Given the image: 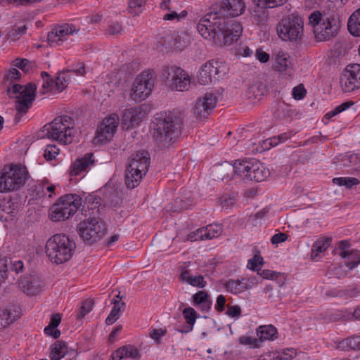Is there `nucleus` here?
<instances>
[{
  "instance_id": "f257e3e1",
  "label": "nucleus",
  "mask_w": 360,
  "mask_h": 360,
  "mask_svg": "<svg viewBox=\"0 0 360 360\" xmlns=\"http://www.w3.org/2000/svg\"><path fill=\"white\" fill-rule=\"evenodd\" d=\"M245 8L243 0H224L214 4L210 11L197 25V30L205 39L215 45L229 46L240 37L241 25L230 18L242 14Z\"/></svg>"
},
{
  "instance_id": "f03ea898",
  "label": "nucleus",
  "mask_w": 360,
  "mask_h": 360,
  "mask_svg": "<svg viewBox=\"0 0 360 360\" xmlns=\"http://www.w3.org/2000/svg\"><path fill=\"white\" fill-rule=\"evenodd\" d=\"M182 121L180 117L169 112L157 119L153 138L160 148L169 147L180 135Z\"/></svg>"
},
{
  "instance_id": "7ed1b4c3",
  "label": "nucleus",
  "mask_w": 360,
  "mask_h": 360,
  "mask_svg": "<svg viewBox=\"0 0 360 360\" xmlns=\"http://www.w3.org/2000/svg\"><path fill=\"white\" fill-rule=\"evenodd\" d=\"M45 248L50 261L60 264L72 257L76 243L65 234H56L47 240Z\"/></svg>"
},
{
  "instance_id": "20e7f679",
  "label": "nucleus",
  "mask_w": 360,
  "mask_h": 360,
  "mask_svg": "<svg viewBox=\"0 0 360 360\" xmlns=\"http://www.w3.org/2000/svg\"><path fill=\"white\" fill-rule=\"evenodd\" d=\"M25 166L11 164L0 171V193H10L20 190L29 178Z\"/></svg>"
},
{
  "instance_id": "39448f33",
  "label": "nucleus",
  "mask_w": 360,
  "mask_h": 360,
  "mask_svg": "<svg viewBox=\"0 0 360 360\" xmlns=\"http://www.w3.org/2000/svg\"><path fill=\"white\" fill-rule=\"evenodd\" d=\"M75 121L68 115L56 117L52 122L44 125V131L46 136L63 144H69L72 141L75 135Z\"/></svg>"
},
{
  "instance_id": "423d86ee",
  "label": "nucleus",
  "mask_w": 360,
  "mask_h": 360,
  "mask_svg": "<svg viewBox=\"0 0 360 360\" xmlns=\"http://www.w3.org/2000/svg\"><path fill=\"white\" fill-rule=\"evenodd\" d=\"M149 165L150 157L148 152L139 151L132 156L124 174L125 184L128 188L133 189L139 185Z\"/></svg>"
},
{
  "instance_id": "0eeeda50",
  "label": "nucleus",
  "mask_w": 360,
  "mask_h": 360,
  "mask_svg": "<svg viewBox=\"0 0 360 360\" xmlns=\"http://www.w3.org/2000/svg\"><path fill=\"white\" fill-rule=\"evenodd\" d=\"M304 22L298 15L290 14L283 17L276 27L278 36L283 41L300 44L304 32Z\"/></svg>"
},
{
  "instance_id": "6e6552de",
  "label": "nucleus",
  "mask_w": 360,
  "mask_h": 360,
  "mask_svg": "<svg viewBox=\"0 0 360 360\" xmlns=\"http://www.w3.org/2000/svg\"><path fill=\"white\" fill-rule=\"evenodd\" d=\"M191 43V36L186 30L165 32L158 39L156 49L160 52L181 51Z\"/></svg>"
},
{
  "instance_id": "1a4fd4ad",
  "label": "nucleus",
  "mask_w": 360,
  "mask_h": 360,
  "mask_svg": "<svg viewBox=\"0 0 360 360\" xmlns=\"http://www.w3.org/2000/svg\"><path fill=\"white\" fill-rule=\"evenodd\" d=\"M77 229L81 238L89 245L101 240L107 230L104 221L94 217L79 222Z\"/></svg>"
},
{
  "instance_id": "9d476101",
  "label": "nucleus",
  "mask_w": 360,
  "mask_h": 360,
  "mask_svg": "<svg viewBox=\"0 0 360 360\" xmlns=\"http://www.w3.org/2000/svg\"><path fill=\"white\" fill-rule=\"evenodd\" d=\"M161 77L165 84L171 90L184 91L188 90L191 80L185 70L176 65L162 67Z\"/></svg>"
},
{
  "instance_id": "9b49d317",
  "label": "nucleus",
  "mask_w": 360,
  "mask_h": 360,
  "mask_svg": "<svg viewBox=\"0 0 360 360\" xmlns=\"http://www.w3.org/2000/svg\"><path fill=\"white\" fill-rule=\"evenodd\" d=\"M154 86V72L152 70L143 71L138 75L133 84L131 98L136 102L145 100L150 94Z\"/></svg>"
},
{
  "instance_id": "f8f14e48",
  "label": "nucleus",
  "mask_w": 360,
  "mask_h": 360,
  "mask_svg": "<svg viewBox=\"0 0 360 360\" xmlns=\"http://www.w3.org/2000/svg\"><path fill=\"white\" fill-rule=\"evenodd\" d=\"M224 74V68L220 63L211 60L201 67L198 76V82L201 85L215 83L222 78Z\"/></svg>"
},
{
  "instance_id": "ddd939ff",
  "label": "nucleus",
  "mask_w": 360,
  "mask_h": 360,
  "mask_svg": "<svg viewBox=\"0 0 360 360\" xmlns=\"http://www.w3.org/2000/svg\"><path fill=\"white\" fill-rule=\"evenodd\" d=\"M119 122L120 118L116 113H112L105 118L96 130L94 142L105 143L110 141L117 131Z\"/></svg>"
},
{
  "instance_id": "4468645a",
  "label": "nucleus",
  "mask_w": 360,
  "mask_h": 360,
  "mask_svg": "<svg viewBox=\"0 0 360 360\" xmlns=\"http://www.w3.org/2000/svg\"><path fill=\"white\" fill-rule=\"evenodd\" d=\"M340 27V21L335 16L323 18L322 22L317 26L314 32L319 41H328L335 37Z\"/></svg>"
},
{
  "instance_id": "2eb2a0df",
  "label": "nucleus",
  "mask_w": 360,
  "mask_h": 360,
  "mask_svg": "<svg viewBox=\"0 0 360 360\" xmlns=\"http://www.w3.org/2000/svg\"><path fill=\"white\" fill-rule=\"evenodd\" d=\"M18 283L19 288L29 296L37 295L45 285L43 279L35 273L27 274L20 277Z\"/></svg>"
},
{
  "instance_id": "dca6fc26",
  "label": "nucleus",
  "mask_w": 360,
  "mask_h": 360,
  "mask_svg": "<svg viewBox=\"0 0 360 360\" xmlns=\"http://www.w3.org/2000/svg\"><path fill=\"white\" fill-rule=\"evenodd\" d=\"M345 91L351 92L360 87V65H348L340 78Z\"/></svg>"
},
{
  "instance_id": "f3484780",
  "label": "nucleus",
  "mask_w": 360,
  "mask_h": 360,
  "mask_svg": "<svg viewBox=\"0 0 360 360\" xmlns=\"http://www.w3.org/2000/svg\"><path fill=\"white\" fill-rule=\"evenodd\" d=\"M78 30L72 24L63 23L56 26L49 32L48 41L51 46L60 45L68 39L70 35L77 33Z\"/></svg>"
},
{
  "instance_id": "a211bd4d",
  "label": "nucleus",
  "mask_w": 360,
  "mask_h": 360,
  "mask_svg": "<svg viewBox=\"0 0 360 360\" xmlns=\"http://www.w3.org/2000/svg\"><path fill=\"white\" fill-rule=\"evenodd\" d=\"M217 98L213 93H207L202 98H199L194 107V114L197 119L207 118L215 107Z\"/></svg>"
},
{
  "instance_id": "6ab92c4d",
  "label": "nucleus",
  "mask_w": 360,
  "mask_h": 360,
  "mask_svg": "<svg viewBox=\"0 0 360 360\" xmlns=\"http://www.w3.org/2000/svg\"><path fill=\"white\" fill-rule=\"evenodd\" d=\"M221 226L219 224H209L196 230L190 235L191 240H207L217 237L221 233Z\"/></svg>"
},
{
  "instance_id": "aec40b11",
  "label": "nucleus",
  "mask_w": 360,
  "mask_h": 360,
  "mask_svg": "<svg viewBox=\"0 0 360 360\" xmlns=\"http://www.w3.org/2000/svg\"><path fill=\"white\" fill-rule=\"evenodd\" d=\"M30 90H28L30 93L25 94L21 100H18L15 104L16 114L15 115L14 121L15 123H18L20 121L22 116L27 113L28 110L31 108L34 101L33 98V88L30 87Z\"/></svg>"
},
{
  "instance_id": "412c9836",
  "label": "nucleus",
  "mask_w": 360,
  "mask_h": 360,
  "mask_svg": "<svg viewBox=\"0 0 360 360\" xmlns=\"http://www.w3.org/2000/svg\"><path fill=\"white\" fill-rule=\"evenodd\" d=\"M250 173L248 174V180L260 182L264 181L270 174L269 169L255 159L252 160Z\"/></svg>"
},
{
  "instance_id": "4be33fe9",
  "label": "nucleus",
  "mask_w": 360,
  "mask_h": 360,
  "mask_svg": "<svg viewBox=\"0 0 360 360\" xmlns=\"http://www.w3.org/2000/svg\"><path fill=\"white\" fill-rule=\"evenodd\" d=\"M274 68L276 71L285 72L290 74L292 70V64L290 60L289 54L283 51L278 50L275 53V63Z\"/></svg>"
},
{
  "instance_id": "5701e85b",
  "label": "nucleus",
  "mask_w": 360,
  "mask_h": 360,
  "mask_svg": "<svg viewBox=\"0 0 360 360\" xmlns=\"http://www.w3.org/2000/svg\"><path fill=\"white\" fill-rule=\"evenodd\" d=\"M20 317V313L17 307L0 309V328L7 327Z\"/></svg>"
},
{
  "instance_id": "b1692460",
  "label": "nucleus",
  "mask_w": 360,
  "mask_h": 360,
  "mask_svg": "<svg viewBox=\"0 0 360 360\" xmlns=\"http://www.w3.org/2000/svg\"><path fill=\"white\" fill-rule=\"evenodd\" d=\"M93 153H86L84 157L78 158L71 166L70 169V176L79 175L82 172L85 171L90 165H94Z\"/></svg>"
},
{
  "instance_id": "393cba45",
  "label": "nucleus",
  "mask_w": 360,
  "mask_h": 360,
  "mask_svg": "<svg viewBox=\"0 0 360 360\" xmlns=\"http://www.w3.org/2000/svg\"><path fill=\"white\" fill-rule=\"evenodd\" d=\"M57 202L69 210V213H75L82 205V198L76 194H66L60 197Z\"/></svg>"
},
{
  "instance_id": "a878e982",
  "label": "nucleus",
  "mask_w": 360,
  "mask_h": 360,
  "mask_svg": "<svg viewBox=\"0 0 360 360\" xmlns=\"http://www.w3.org/2000/svg\"><path fill=\"white\" fill-rule=\"evenodd\" d=\"M141 111L137 108L127 109L122 114V122L127 128H131L138 124L141 120Z\"/></svg>"
},
{
  "instance_id": "bb28decb",
  "label": "nucleus",
  "mask_w": 360,
  "mask_h": 360,
  "mask_svg": "<svg viewBox=\"0 0 360 360\" xmlns=\"http://www.w3.org/2000/svg\"><path fill=\"white\" fill-rule=\"evenodd\" d=\"M193 304L199 306L202 311H208L211 309L212 304L210 295L205 290H200L193 295Z\"/></svg>"
},
{
  "instance_id": "cd10ccee",
  "label": "nucleus",
  "mask_w": 360,
  "mask_h": 360,
  "mask_svg": "<svg viewBox=\"0 0 360 360\" xmlns=\"http://www.w3.org/2000/svg\"><path fill=\"white\" fill-rule=\"evenodd\" d=\"M121 297L117 295L115 298H113L111 303L113 304L112 309L108 315V316L105 319V323L108 325H111L114 323L120 317V313L121 310H124L125 307V303L123 302H120Z\"/></svg>"
},
{
  "instance_id": "c85d7f7f",
  "label": "nucleus",
  "mask_w": 360,
  "mask_h": 360,
  "mask_svg": "<svg viewBox=\"0 0 360 360\" xmlns=\"http://www.w3.org/2000/svg\"><path fill=\"white\" fill-rule=\"evenodd\" d=\"M234 167L229 162L219 165L214 168V176L221 181H230L233 179Z\"/></svg>"
},
{
  "instance_id": "c756f323",
  "label": "nucleus",
  "mask_w": 360,
  "mask_h": 360,
  "mask_svg": "<svg viewBox=\"0 0 360 360\" xmlns=\"http://www.w3.org/2000/svg\"><path fill=\"white\" fill-rule=\"evenodd\" d=\"M51 213L50 218L54 221H60L69 219L75 213H69L68 210L65 207H63L60 203L56 202L51 207Z\"/></svg>"
},
{
  "instance_id": "7c9ffc66",
  "label": "nucleus",
  "mask_w": 360,
  "mask_h": 360,
  "mask_svg": "<svg viewBox=\"0 0 360 360\" xmlns=\"http://www.w3.org/2000/svg\"><path fill=\"white\" fill-rule=\"evenodd\" d=\"M347 28L352 35L360 37V8L356 10L349 18Z\"/></svg>"
},
{
  "instance_id": "2f4dec72",
  "label": "nucleus",
  "mask_w": 360,
  "mask_h": 360,
  "mask_svg": "<svg viewBox=\"0 0 360 360\" xmlns=\"http://www.w3.org/2000/svg\"><path fill=\"white\" fill-rule=\"evenodd\" d=\"M30 87H32L33 88V98H34V100L35 99V92H36V90H37V86L35 84H33L32 83H29L27 84V85L25 86H22V85H20V84H13L11 88H8L7 91H8V94L11 96V94H19V96L17 97L18 100H21V98L25 95V94H27V93H30L28 91V90H30L31 89L30 88Z\"/></svg>"
},
{
  "instance_id": "473e14b6",
  "label": "nucleus",
  "mask_w": 360,
  "mask_h": 360,
  "mask_svg": "<svg viewBox=\"0 0 360 360\" xmlns=\"http://www.w3.org/2000/svg\"><path fill=\"white\" fill-rule=\"evenodd\" d=\"M332 238L330 237L322 238L316 240L312 245L311 257L313 259L316 258L319 253L325 252L330 245Z\"/></svg>"
},
{
  "instance_id": "72a5a7b5",
  "label": "nucleus",
  "mask_w": 360,
  "mask_h": 360,
  "mask_svg": "<svg viewBox=\"0 0 360 360\" xmlns=\"http://www.w3.org/2000/svg\"><path fill=\"white\" fill-rule=\"evenodd\" d=\"M60 321L61 316L59 314L52 315L49 324L44 328L45 334L52 338H59L61 333L57 327Z\"/></svg>"
},
{
  "instance_id": "f704fd0d",
  "label": "nucleus",
  "mask_w": 360,
  "mask_h": 360,
  "mask_svg": "<svg viewBox=\"0 0 360 360\" xmlns=\"http://www.w3.org/2000/svg\"><path fill=\"white\" fill-rule=\"evenodd\" d=\"M250 165H252V160L241 162L236 161L234 165H232L234 167L233 174H236L244 179H248V174L250 173L251 167Z\"/></svg>"
},
{
  "instance_id": "c9c22d12",
  "label": "nucleus",
  "mask_w": 360,
  "mask_h": 360,
  "mask_svg": "<svg viewBox=\"0 0 360 360\" xmlns=\"http://www.w3.org/2000/svg\"><path fill=\"white\" fill-rule=\"evenodd\" d=\"M69 72H70V70L68 69L65 71L58 73V76L55 79L56 91L61 92L68 86L71 79L68 74Z\"/></svg>"
},
{
  "instance_id": "e433bc0d",
  "label": "nucleus",
  "mask_w": 360,
  "mask_h": 360,
  "mask_svg": "<svg viewBox=\"0 0 360 360\" xmlns=\"http://www.w3.org/2000/svg\"><path fill=\"white\" fill-rule=\"evenodd\" d=\"M297 355V351L294 348H286L273 352L272 354H269L273 360H291Z\"/></svg>"
},
{
  "instance_id": "4c0bfd02",
  "label": "nucleus",
  "mask_w": 360,
  "mask_h": 360,
  "mask_svg": "<svg viewBox=\"0 0 360 360\" xmlns=\"http://www.w3.org/2000/svg\"><path fill=\"white\" fill-rule=\"evenodd\" d=\"M67 352L66 343L63 341H58L55 343L54 347L51 352V360H60Z\"/></svg>"
},
{
  "instance_id": "58836bf2",
  "label": "nucleus",
  "mask_w": 360,
  "mask_h": 360,
  "mask_svg": "<svg viewBox=\"0 0 360 360\" xmlns=\"http://www.w3.org/2000/svg\"><path fill=\"white\" fill-rule=\"evenodd\" d=\"M257 338H276L278 333L277 328L270 325H263L259 326L256 330Z\"/></svg>"
},
{
  "instance_id": "ea45409f",
  "label": "nucleus",
  "mask_w": 360,
  "mask_h": 360,
  "mask_svg": "<svg viewBox=\"0 0 360 360\" xmlns=\"http://www.w3.org/2000/svg\"><path fill=\"white\" fill-rule=\"evenodd\" d=\"M258 8H273L283 5L288 0H251Z\"/></svg>"
},
{
  "instance_id": "a19ab883",
  "label": "nucleus",
  "mask_w": 360,
  "mask_h": 360,
  "mask_svg": "<svg viewBox=\"0 0 360 360\" xmlns=\"http://www.w3.org/2000/svg\"><path fill=\"white\" fill-rule=\"evenodd\" d=\"M147 0H129L128 12L134 15H139L145 8V4Z\"/></svg>"
},
{
  "instance_id": "79ce46f5",
  "label": "nucleus",
  "mask_w": 360,
  "mask_h": 360,
  "mask_svg": "<svg viewBox=\"0 0 360 360\" xmlns=\"http://www.w3.org/2000/svg\"><path fill=\"white\" fill-rule=\"evenodd\" d=\"M333 182L346 188H351L353 186L360 184V181L354 177H336L333 179Z\"/></svg>"
},
{
  "instance_id": "37998d69",
  "label": "nucleus",
  "mask_w": 360,
  "mask_h": 360,
  "mask_svg": "<svg viewBox=\"0 0 360 360\" xmlns=\"http://www.w3.org/2000/svg\"><path fill=\"white\" fill-rule=\"evenodd\" d=\"M223 285L229 292L232 294H239L244 292L243 288L238 283V279H229L224 282Z\"/></svg>"
},
{
  "instance_id": "c03bdc74",
  "label": "nucleus",
  "mask_w": 360,
  "mask_h": 360,
  "mask_svg": "<svg viewBox=\"0 0 360 360\" xmlns=\"http://www.w3.org/2000/svg\"><path fill=\"white\" fill-rule=\"evenodd\" d=\"M182 314L186 323L189 325L188 330H191L197 319L196 311L192 307H188L183 310Z\"/></svg>"
},
{
  "instance_id": "a18cd8bd",
  "label": "nucleus",
  "mask_w": 360,
  "mask_h": 360,
  "mask_svg": "<svg viewBox=\"0 0 360 360\" xmlns=\"http://www.w3.org/2000/svg\"><path fill=\"white\" fill-rule=\"evenodd\" d=\"M123 349L122 353L124 358H131L132 359L139 360L141 358V354L139 349L132 345H125L120 347Z\"/></svg>"
},
{
  "instance_id": "49530a36",
  "label": "nucleus",
  "mask_w": 360,
  "mask_h": 360,
  "mask_svg": "<svg viewBox=\"0 0 360 360\" xmlns=\"http://www.w3.org/2000/svg\"><path fill=\"white\" fill-rule=\"evenodd\" d=\"M330 321H351L350 311L342 310L334 312L329 315Z\"/></svg>"
},
{
  "instance_id": "de8ad7c7",
  "label": "nucleus",
  "mask_w": 360,
  "mask_h": 360,
  "mask_svg": "<svg viewBox=\"0 0 360 360\" xmlns=\"http://www.w3.org/2000/svg\"><path fill=\"white\" fill-rule=\"evenodd\" d=\"M8 263L7 257L0 258V285L5 282L8 277Z\"/></svg>"
},
{
  "instance_id": "09e8293b",
  "label": "nucleus",
  "mask_w": 360,
  "mask_h": 360,
  "mask_svg": "<svg viewBox=\"0 0 360 360\" xmlns=\"http://www.w3.org/2000/svg\"><path fill=\"white\" fill-rule=\"evenodd\" d=\"M265 339H238L239 344L248 348H259Z\"/></svg>"
},
{
  "instance_id": "8fccbe9b",
  "label": "nucleus",
  "mask_w": 360,
  "mask_h": 360,
  "mask_svg": "<svg viewBox=\"0 0 360 360\" xmlns=\"http://www.w3.org/2000/svg\"><path fill=\"white\" fill-rule=\"evenodd\" d=\"M27 27L23 25L22 26H15L8 34V37L15 41L19 39L20 36L26 32Z\"/></svg>"
},
{
  "instance_id": "3c124183",
  "label": "nucleus",
  "mask_w": 360,
  "mask_h": 360,
  "mask_svg": "<svg viewBox=\"0 0 360 360\" xmlns=\"http://www.w3.org/2000/svg\"><path fill=\"white\" fill-rule=\"evenodd\" d=\"M94 306V302L91 300H86L82 302V305L80 307L79 313L78 314L79 319L84 318L86 314L90 312Z\"/></svg>"
},
{
  "instance_id": "603ef678",
  "label": "nucleus",
  "mask_w": 360,
  "mask_h": 360,
  "mask_svg": "<svg viewBox=\"0 0 360 360\" xmlns=\"http://www.w3.org/2000/svg\"><path fill=\"white\" fill-rule=\"evenodd\" d=\"M59 149L56 145H48L44 150V157L47 160H51L58 154Z\"/></svg>"
},
{
  "instance_id": "864d4df0",
  "label": "nucleus",
  "mask_w": 360,
  "mask_h": 360,
  "mask_svg": "<svg viewBox=\"0 0 360 360\" xmlns=\"http://www.w3.org/2000/svg\"><path fill=\"white\" fill-rule=\"evenodd\" d=\"M253 18L257 25H263L266 22L268 18V13L262 8L254 11Z\"/></svg>"
},
{
  "instance_id": "5fc2aeb1",
  "label": "nucleus",
  "mask_w": 360,
  "mask_h": 360,
  "mask_svg": "<svg viewBox=\"0 0 360 360\" xmlns=\"http://www.w3.org/2000/svg\"><path fill=\"white\" fill-rule=\"evenodd\" d=\"M264 260L262 256L255 255L253 258L248 260V267L252 271H257L258 265H263Z\"/></svg>"
},
{
  "instance_id": "6e6d98bb",
  "label": "nucleus",
  "mask_w": 360,
  "mask_h": 360,
  "mask_svg": "<svg viewBox=\"0 0 360 360\" xmlns=\"http://www.w3.org/2000/svg\"><path fill=\"white\" fill-rule=\"evenodd\" d=\"M324 17H322L321 13L316 11H314L309 17V24L314 27V30L319 26Z\"/></svg>"
},
{
  "instance_id": "4d7b16f0",
  "label": "nucleus",
  "mask_w": 360,
  "mask_h": 360,
  "mask_svg": "<svg viewBox=\"0 0 360 360\" xmlns=\"http://www.w3.org/2000/svg\"><path fill=\"white\" fill-rule=\"evenodd\" d=\"M108 201L111 207L115 208L120 207V205L122 203V198L119 195V192L115 190L112 191L108 196Z\"/></svg>"
},
{
  "instance_id": "13d9d810",
  "label": "nucleus",
  "mask_w": 360,
  "mask_h": 360,
  "mask_svg": "<svg viewBox=\"0 0 360 360\" xmlns=\"http://www.w3.org/2000/svg\"><path fill=\"white\" fill-rule=\"evenodd\" d=\"M9 262L11 264V271H14L16 274H18L19 273L24 271L25 266L22 260H20V259L11 260V259H9Z\"/></svg>"
},
{
  "instance_id": "bf43d9fd",
  "label": "nucleus",
  "mask_w": 360,
  "mask_h": 360,
  "mask_svg": "<svg viewBox=\"0 0 360 360\" xmlns=\"http://www.w3.org/2000/svg\"><path fill=\"white\" fill-rule=\"evenodd\" d=\"M188 283L195 287L204 288L206 285V282L204 281L202 276H192Z\"/></svg>"
},
{
  "instance_id": "052dcab7",
  "label": "nucleus",
  "mask_w": 360,
  "mask_h": 360,
  "mask_svg": "<svg viewBox=\"0 0 360 360\" xmlns=\"http://www.w3.org/2000/svg\"><path fill=\"white\" fill-rule=\"evenodd\" d=\"M122 28L121 25L117 22H112L107 29V32L110 35H117L122 32Z\"/></svg>"
},
{
  "instance_id": "680f3d73",
  "label": "nucleus",
  "mask_w": 360,
  "mask_h": 360,
  "mask_svg": "<svg viewBox=\"0 0 360 360\" xmlns=\"http://www.w3.org/2000/svg\"><path fill=\"white\" fill-rule=\"evenodd\" d=\"M306 90L302 84H300L293 88L292 95L295 99L300 100L306 96Z\"/></svg>"
},
{
  "instance_id": "e2e57ef3",
  "label": "nucleus",
  "mask_w": 360,
  "mask_h": 360,
  "mask_svg": "<svg viewBox=\"0 0 360 360\" xmlns=\"http://www.w3.org/2000/svg\"><path fill=\"white\" fill-rule=\"evenodd\" d=\"M349 340H355V339H337L335 341V344L336 345L337 349L343 351H349Z\"/></svg>"
},
{
  "instance_id": "0e129e2a",
  "label": "nucleus",
  "mask_w": 360,
  "mask_h": 360,
  "mask_svg": "<svg viewBox=\"0 0 360 360\" xmlns=\"http://www.w3.org/2000/svg\"><path fill=\"white\" fill-rule=\"evenodd\" d=\"M288 236L283 232H279L274 234L271 238V243L272 244H278L287 240Z\"/></svg>"
},
{
  "instance_id": "69168bd1",
  "label": "nucleus",
  "mask_w": 360,
  "mask_h": 360,
  "mask_svg": "<svg viewBox=\"0 0 360 360\" xmlns=\"http://www.w3.org/2000/svg\"><path fill=\"white\" fill-rule=\"evenodd\" d=\"M20 77L21 73L15 68L11 69L6 74L7 80L10 81L11 83L20 79Z\"/></svg>"
},
{
  "instance_id": "338daca9",
  "label": "nucleus",
  "mask_w": 360,
  "mask_h": 360,
  "mask_svg": "<svg viewBox=\"0 0 360 360\" xmlns=\"http://www.w3.org/2000/svg\"><path fill=\"white\" fill-rule=\"evenodd\" d=\"M29 63V60L25 58H16L13 62V65L23 72H27L28 69L27 68V65Z\"/></svg>"
},
{
  "instance_id": "774afa93",
  "label": "nucleus",
  "mask_w": 360,
  "mask_h": 360,
  "mask_svg": "<svg viewBox=\"0 0 360 360\" xmlns=\"http://www.w3.org/2000/svg\"><path fill=\"white\" fill-rule=\"evenodd\" d=\"M256 58L261 63H266L269 60V54L262 50L261 49H257L255 53Z\"/></svg>"
}]
</instances>
